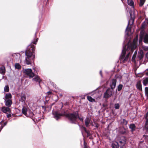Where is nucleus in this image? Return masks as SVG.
<instances>
[{
	"mask_svg": "<svg viewBox=\"0 0 148 148\" xmlns=\"http://www.w3.org/2000/svg\"><path fill=\"white\" fill-rule=\"evenodd\" d=\"M5 105L7 107H9L11 106L12 104V101L11 99L5 100Z\"/></svg>",
	"mask_w": 148,
	"mask_h": 148,
	"instance_id": "12",
	"label": "nucleus"
},
{
	"mask_svg": "<svg viewBox=\"0 0 148 148\" xmlns=\"http://www.w3.org/2000/svg\"><path fill=\"white\" fill-rule=\"evenodd\" d=\"M114 93V90L109 88L104 93L103 97L108 99Z\"/></svg>",
	"mask_w": 148,
	"mask_h": 148,
	"instance_id": "6",
	"label": "nucleus"
},
{
	"mask_svg": "<svg viewBox=\"0 0 148 148\" xmlns=\"http://www.w3.org/2000/svg\"><path fill=\"white\" fill-rule=\"evenodd\" d=\"M84 131H85V132L87 134V136H90L91 135V134H90V131H89L87 130H86V129L85 127L84 128Z\"/></svg>",
	"mask_w": 148,
	"mask_h": 148,
	"instance_id": "27",
	"label": "nucleus"
},
{
	"mask_svg": "<svg viewBox=\"0 0 148 148\" xmlns=\"http://www.w3.org/2000/svg\"><path fill=\"white\" fill-rule=\"evenodd\" d=\"M143 40L145 43L148 44V33L144 30H141L140 34L139 42H140Z\"/></svg>",
	"mask_w": 148,
	"mask_h": 148,
	"instance_id": "5",
	"label": "nucleus"
},
{
	"mask_svg": "<svg viewBox=\"0 0 148 148\" xmlns=\"http://www.w3.org/2000/svg\"><path fill=\"white\" fill-rule=\"evenodd\" d=\"M147 125L146 126H145V127H146V128L147 129V130H148V127H147Z\"/></svg>",
	"mask_w": 148,
	"mask_h": 148,
	"instance_id": "44",
	"label": "nucleus"
},
{
	"mask_svg": "<svg viewBox=\"0 0 148 148\" xmlns=\"http://www.w3.org/2000/svg\"><path fill=\"white\" fill-rule=\"evenodd\" d=\"M100 74L101 75V76L102 77V71H100Z\"/></svg>",
	"mask_w": 148,
	"mask_h": 148,
	"instance_id": "40",
	"label": "nucleus"
},
{
	"mask_svg": "<svg viewBox=\"0 0 148 148\" xmlns=\"http://www.w3.org/2000/svg\"><path fill=\"white\" fill-rule=\"evenodd\" d=\"M47 93L49 95H50L51 94V92L50 91H49L47 92Z\"/></svg>",
	"mask_w": 148,
	"mask_h": 148,
	"instance_id": "41",
	"label": "nucleus"
},
{
	"mask_svg": "<svg viewBox=\"0 0 148 148\" xmlns=\"http://www.w3.org/2000/svg\"><path fill=\"white\" fill-rule=\"evenodd\" d=\"M33 80H34L36 82H38L39 83L41 81V79L38 76H37L33 79Z\"/></svg>",
	"mask_w": 148,
	"mask_h": 148,
	"instance_id": "17",
	"label": "nucleus"
},
{
	"mask_svg": "<svg viewBox=\"0 0 148 148\" xmlns=\"http://www.w3.org/2000/svg\"><path fill=\"white\" fill-rule=\"evenodd\" d=\"M130 15L131 16V20H132V24H131V25H132L133 23V22H134V18H132L131 14H130Z\"/></svg>",
	"mask_w": 148,
	"mask_h": 148,
	"instance_id": "37",
	"label": "nucleus"
},
{
	"mask_svg": "<svg viewBox=\"0 0 148 148\" xmlns=\"http://www.w3.org/2000/svg\"><path fill=\"white\" fill-rule=\"evenodd\" d=\"M119 143L118 142H115L112 144V148H119Z\"/></svg>",
	"mask_w": 148,
	"mask_h": 148,
	"instance_id": "20",
	"label": "nucleus"
},
{
	"mask_svg": "<svg viewBox=\"0 0 148 148\" xmlns=\"http://www.w3.org/2000/svg\"><path fill=\"white\" fill-rule=\"evenodd\" d=\"M26 95L25 93L24 92H22L21 95V98L19 101L24 103L25 102L26 100Z\"/></svg>",
	"mask_w": 148,
	"mask_h": 148,
	"instance_id": "10",
	"label": "nucleus"
},
{
	"mask_svg": "<svg viewBox=\"0 0 148 148\" xmlns=\"http://www.w3.org/2000/svg\"><path fill=\"white\" fill-rule=\"evenodd\" d=\"M137 76L138 77H140V76H139V75H137ZM142 77V76H140V77Z\"/></svg>",
	"mask_w": 148,
	"mask_h": 148,
	"instance_id": "48",
	"label": "nucleus"
},
{
	"mask_svg": "<svg viewBox=\"0 0 148 148\" xmlns=\"http://www.w3.org/2000/svg\"><path fill=\"white\" fill-rule=\"evenodd\" d=\"M145 75L147 76H148V71L145 72Z\"/></svg>",
	"mask_w": 148,
	"mask_h": 148,
	"instance_id": "42",
	"label": "nucleus"
},
{
	"mask_svg": "<svg viewBox=\"0 0 148 148\" xmlns=\"http://www.w3.org/2000/svg\"><path fill=\"white\" fill-rule=\"evenodd\" d=\"M11 116V115L10 114H8L7 115V117L8 118H9Z\"/></svg>",
	"mask_w": 148,
	"mask_h": 148,
	"instance_id": "38",
	"label": "nucleus"
},
{
	"mask_svg": "<svg viewBox=\"0 0 148 148\" xmlns=\"http://www.w3.org/2000/svg\"><path fill=\"white\" fill-rule=\"evenodd\" d=\"M143 83L145 86H147L148 84V77L144 78L143 79Z\"/></svg>",
	"mask_w": 148,
	"mask_h": 148,
	"instance_id": "15",
	"label": "nucleus"
},
{
	"mask_svg": "<svg viewBox=\"0 0 148 148\" xmlns=\"http://www.w3.org/2000/svg\"><path fill=\"white\" fill-rule=\"evenodd\" d=\"M19 69L21 68V66L20 65H19Z\"/></svg>",
	"mask_w": 148,
	"mask_h": 148,
	"instance_id": "45",
	"label": "nucleus"
},
{
	"mask_svg": "<svg viewBox=\"0 0 148 148\" xmlns=\"http://www.w3.org/2000/svg\"><path fill=\"white\" fill-rule=\"evenodd\" d=\"M0 73L3 74L5 73V69L4 66H2L0 68Z\"/></svg>",
	"mask_w": 148,
	"mask_h": 148,
	"instance_id": "23",
	"label": "nucleus"
},
{
	"mask_svg": "<svg viewBox=\"0 0 148 148\" xmlns=\"http://www.w3.org/2000/svg\"><path fill=\"white\" fill-rule=\"evenodd\" d=\"M120 107V105L119 103H116L114 105V108L116 109H119Z\"/></svg>",
	"mask_w": 148,
	"mask_h": 148,
	"instance_id": "31",
	"label": "nucleus"
},
{
	"mask_svg": "<svg viewBox=\"0 0 148 148\" xmlns=\"http://www.w3.org/2000/svg\"><path fill=\"white\" fill-rule=\"evenodd\" d=\"M126 132V130L124 128H121L120 131V132L122 134H124Z\"/></svg>",
	"mask_w": 148,
	"mask_h": 148,
	"instance_id": "30",
	"label": "nucleus"
},
{
	"mask_svg": "<svg viewBox=\"0 0 148 148\" xmlns=\"http://www.w3.org/2000/svg\"><path fill=\"white\" fill-rule=\"evenodd\" d=\"M27 108L23 107L22 109V112L23 114H24L26 116L28 117L29 116L31 117H33L34 116V114L32 112H30L29 114H28L27 113Z\"/></svg>",
	"mask_w": 148,
	"mask_h": 148,
	"instance_id": "8",
	"label": "nucleus"
},
{
	"mask_svg": "<svg viewBox=\"0 0 148 148\" xmlns=\"http://www.w3.org/2000/svg\"><path fill=\"white\" fill-rule=\"evenodd\" d=\"M145 56L148 60V52L146 53Z\"/></svg>",
	"mask_w": 148,
	"mask_h": 148,
	"instance_id": "39",
	"label": "nucleus"
},
{
	"mask_svg": "<svg viewBox=\"0 0 148 148\" xmlns=\"http://www.w3.org/2000/svg\"><path fill=\"white\" fill-rule=\"evenodd\" d=\"M136 127L134 124H131L130 125V128L131 129L132 131H133L135 129Z\"/></svg>",
	"mask_w": 148,
	"mask_h": 148,
	"instance_id": "22",
	"label": "nucleus"
},
{
	"mask_svg": "<svg viewBox=\"0 0 148 148\" xmlns=\"http://www.w3.org/2000/svg\"><path fill=\"white\" fill-rule=\"evenodd\" d=\"M121 0L123 1V0Z\"/></svg>",
	"mask_w": 148,
	"mask_h": 148,
	"instance_id": "51",
	"label": "nucleus"
},
{
	"mask_svg": "<svg viewBox=\"0 0 148 148\" xmlns=\"http://www.w3.org/2000/svg\"><path fill=\"white\" fill-rule=\"evenodd\" d=\"M136 86L137 88L139 90H142V84L140 81H138L136 84Z\"/></svg>",
	"mask_w": 148,
	"mask_h": 148,
	"instance_id": "14",
	"label": "nucleus"
},
{
	"mask_svg": "<svg viewBox=\"0 0 148 148\" xmlns=\"http://www.w3.org/2000/svg\"><path fill=\"white\" fill-rule=\"evenodd\" d=\"M60 96H62V95H61V94H60Z\"/></svg>",
	"mask_w": 148,
	"mask_h": 148,
	"instance_id": "47",
	"label": "nucleus"
},
{
	"mask_svg": "<svg viewBox=\"0 0 148 148\" xmlns=\"http://www.w3.org/2000/svg\"><path fill=\"white\" fill-rule=\"evenodd\" d=\"M38 40V38L34 39L31 44L27 47L25 52L26 57L24 62L27 65L31 64L34 62L35 58V46L33 44H36Z\"/></svg>",
	"mask_w": 148,
	"mask_h": 148,
	"instance_id": "1",
	"label": "nucleus"
},
{
	"mask_svg": "<svg viewBox=\"0 0 148 148\" xmlns=\"http://www.w3.org/2000/svg\"><path fill=\"white\" fill-rule=\"evenodd\" d=\"M84 148H88L86 146H84Z\"/></svg>",
	"mask_w": 148,
	"mask_h": 148,
	"instance_id": "46",
	"label": "nucleus"
},
{
	"mask_svg": "<svg viewBox=\"0 0 148 148\" xmlns=\"http://www.w3.org/2000/svg\"><path fill=\"white\" fill-rule=\"evenodd\" d=\"M136 47V41L134 40L132 43L129 41L127 45L123 48L120 56V60L123 63L128 60L129 57Z\"/></svg>",
	"mask_w": 148,
	"mask_h": 148,
	"instance_id": "2",
	"label": "nucleus"
},
{
	"mask_svg": "<svg viewBox=\"0 0 148 148\" xmlns=\"http://www.w3.org/2000/svg\"><path fill=\"white\" fill-rule=\"evenodd\" d=\"M130 24V21H129L128 23L125 32L127 34H128V32L131 30V28L130 27H128V26Z\"/></svg>",
	"mask_w": 148,
	"mask_h": 148,
	"instance_id": "21",
	"label": "nucleus"
},
{
	"mask_svg": "<svg viewBox=\"0 0 148 148\" xmlns=\"http://www.w3.org/2000/svg\"><path fill=\"white\" fill-rule=\"evenodd\" d=\"M16 69H18V63H16L15 65Z\"/></svg>",
	"mask_w": 148,
	"mask_h": 148,
	"instance_id": "36",
	"label": "nucleus"
},
{
	"mask_svg": "<svg viewBox=\"0 0 148 148\" xmlns=\"http://www.w3.org/2000/svg\"><path fill=\"white\" fill-rule=\"evenodd\" d=\"M145 0H140L139 6L140 7L143 6L145 2Z\"/></svg>",
	"mask_w": 148,
	"mask_h": 148,
	"instance_id": "28",
	"label": "nucleus"
},
{
	"mask_svg": "<svg viewBox=\"0 0 148 148\" xmlns=\"http://www.w3.org/2000/svg\"><path fill=\"white\" fill-rule=\"evenodd\" d=\"M4 90L5 92H8L9 91V87L8 85L5 86L4 88Z\"/></svg>",
	"mask_w": 148,
	"mask_h": 148,
	"instance_id": "29",
	"label": "nucleus"
},
{
	"mask_svg": "<svg viewBox=\"0 0 148 148\" xmlns=\"http://www.w3.org/2000/svg\"><path fill=\"white\" fill-rule=\"evenodd\" d=\"M127 3L129 5L133 6L134 3L132 0H127Z\"/></svg>",
	"mask_w": 148,
	"mask_h": 148,
	"instance_id": "24",
	"label": "nucleus"
},
{
	"mask_svg": "<svg viewBox=\"0 0 148 148\" xmlns=\"http://www.w3.org/2000/svg\"><path fill=\"white\" fill-rule=\"evenodd\" d=\"M147 71H148V69H147L146 70V71H147Z\"/></svg>",
	"mask_w": 148,
	"mask_h": 148,
	"instance_id": "49",
	"label": "nucleus"
},
{
	"mask_svg": "<svg viewBox=\"0 0 148 148\" xmlns=\"http://www.w3.org/2000/svg\"><path fill=\"white\" fill-rule=\"evenodd\" d=\"M85 123L86 127H88L90 125V120L89 118L87 117L85 119Z\"/></svg>",
	"mask_w": 148,
	"mask_h": 148,
	"instance_id": "13",
	"label": "nucleus"
},
{
	"mask_svg": "<svg viewBox=\"0 0 148 148\" xmlns=\"http://www.w3.org/2000/svg\"><path fill=\"white\" fill-rule=\"evenodd\" d=\"M23 72L28 77L32 78L34 76V73L30 69H25L23 70Z\"/></svg>",
	"mask_w": 148,
	"mask_h": 148,
	"instance_id": "7",
	"label": "nucleus"
},
{
	"mask_svg": "<svg viewBox=\"0 0 148 148\" xmlns=\"http://www.w3.org/2000/svg\"><path fill=\"white\" fill-rule=\"evenodd\" d=\"M85 141H84V144H85Z\"/></svg>",
	"mask_w": 148,
	"mask_h": 148,
	"instance_id": "50",
	"label": "nucleus"
},
{
	"mask_svg": "<svg viewBox=\"0 0 148 148\" xmlns=\"http://www.w3.org/2000/svg\"><path fill=\"white\" fill-rule=\"evenodd\" d=\"M119 145L121 147H122L124 146L125 144L126 141L125 140H120L119 141Z\"/></svg>",
	"mask_w": 148,
	"mask_h": 148,
	"instance_id": "19",
	"label": "nucleus"
},
{
	"mask_svg": "<svg viewBox=\"0 0 148 148\" xmlns=\"http://www.w3.org/2000/svg\"><path fill=\"white\" fill-rule=\"evenodd\" d=\"M1 110L4 113H6L7 112H9L11 111V110L9 107L5 106L2 107L1 108Z\"/></svg>",
	"mask_w": 148,
	"mask_h": 148,
	"instance_id": "9",
	"label": "nucleus"
},
{
	"mask_svg": "<svg viewBox=\"0 0 148 148\" xmlns=\"http://www.w3.org/2000/svg\"><path fill=\"white\" fill-rule=\"evenodd\" d=\"M144 23L145 24H146V25H148V18L145 19V20L144 21Z\"/></svg>",
	"mask_w": 148,
	"mask_h": 148,
	"instance_id": "35",
	"label": "nucleus"
},
{
	"mask_svg": "<svg viewBox=\"0 0 148 148\" xmlns=\"http://www.w3.org/2000/svg\"><path fill=\"white\" fill-rule=\"evenodd\" d=\"M136 54L134 53V54L133 56L132 61L136 65H137L138 64H140L142 61L143 59L144 56L143 52L142 50H140L139 51L138 53L137 57L136 58Z\"/></svg>",
	"mask_w": 148,
	"mask_h": 148,
	"instance_id": "4",
	"label": "nucleus"
},
{
	"mask_svg": "<svg viewBox=\"0 0 148 148\" xmlns=\"http://www.w3.org/2000/svg\"><path fill=\"white\" fill-rule=\"evenodd\" d=\"M53 115L54 118L56 120H58L61 116H65L66 117L68 118L72 123H75L78 118H79L81 121H83V118L82 117H79L78 114L77 112L65 114V113L60 114L57 111H54L53 112Z\"/></svg>",
	"mask_w": 148,
	"mask_h": 148,
	"instance_id": "3",
	"label": "nucleus"
},
{
	"mask_svg": "<svg viewBox=\"0 0 148 148\" xmlns=\"http://www.w3.org/2000/svg\"><path fill=\"white\" fill-rule=\"evenodd\" d=\"M123 86L121 84H120L119 85L118 87V90L119 91L121 90Z\"/></svg>",
	"mask_w": 148,
	"mask_h": 148,
	"instance_id": "32",
	"label": "nucleus"
},
{
	"mask_svg": "<svg viewBox=\"0 0 148 148\" xmlns=\"http://www.w3.org/2000/svg\"><path fill=\"white\" fill-rule=\"evenodd\" d=\"M145 118L146 119V122L145 124V126H146L148 124V112L146 113L145 115Z\"/></svg>",
	"mask_w": 148,
	"mask_h": 148,
	"instance_id": "26",
	"label": "nucleus"
},
{
	"mask_svg": "<svg viewBox=\"0 0 148 148\" xmlns=\"http://www.w3.org/2000/svg\"><path fill=\"white\" fill-rule=\"evenodd\" d=\"M145 91L146 95L148 97V87H145Z\"/></svg>",
	"mask_w": 148,
	"mask_h": 148,
	"instance_id": "33",
	"label": "nucleus"
},
{
	"mask_svg": "<svg viewBox=\"0 0 148 148\" xmlns=\"http://www.w3.org/2000/svg\"><path fill=\"white\" fill-rule=\"evenodd\" d=\"M146 25L145 23L144 22L143 23L141 27V28L142 29L144 28L145 27Z\"/></svg>",
	"mask_w": 148,
	"mask_h": 148,
	"instance_id": "34",
	"label": "nucleus"
},
{
	"mask_svg": "<svg viewBox=\"0 0 148 148\" xmlns=\"http://www.w3.org/2000/svg\"><path fill=\"white\" fill-rule=\"evenodd\" d=\"M87 99H88V100L90 102H93L95 101V99L92 98L90 96H88L87 97Z\"/></svg>",
	"mask_w": 148,
	"mask_h": 148,
	"instance_id": "25",
	"label": "nucleus"
},
{
	"mask_svg": "<svg viewBox=\"0 0 148 148\" xmlns=\"http://www.w3.org/2000/svg\"><path fill=\"white\" fill-rule=\"evenodd\" d=\"M116 82V80L115 79H112V82L110 84V86L111 89L114 90V89L115 88Z\"/></svg>",
	"mask_w": 148,
	"mask_h": 148,
	"instance_id": "11",
	"label": "nucleus"
},
{
	"mask_svg": "<svg viewBox=\"0 0 148 148\" xmlns=\"http://www.w3.org/2000/svg\"><path fill=\"white\" fill-rule=\"evenodd\" d=\"M12 97L11 94L10 93H7L5 95V100L11 99L12 98Z\"/></svg>",
	"mask_w": 148,
	"mask_h": 148,
	"instance_id": "18",
	"label": "nucleus"
},
{
	"mask_svg": "<svg viewBox=\"0 0 148 148\" xmlns=\"http://www.w3.org/2000/svg\"><path fill=\"white\" fill-rule=\"evenodd\" d=\"M3 122V120L2 121L0 122V132L1 131V130L3 129V127L5 126L7 123V122H5L3 123V125L2 123Z\"/></svg>",
	"mask_w": 148,
	"mask_h": 148,
	"instance_id": "16",
	"label": "nucleus"
},
{
	"mask_svg": "<svg viewBox=\"0 0 148 148\" xmlns=\"http://www.w3.org/2000/svg\"><path fill=\"white\" fill-rule=\"evenodd\" d=\"M123 120L124 121H125V124H127V121H126L125 119H123Z\"/></svg>",
	"mask_w": 148,
	"mask_h": 148,
	"instance_id": "43",
	"label": "nucleus"
}]
</instances>
